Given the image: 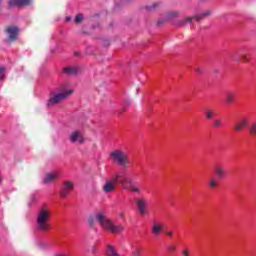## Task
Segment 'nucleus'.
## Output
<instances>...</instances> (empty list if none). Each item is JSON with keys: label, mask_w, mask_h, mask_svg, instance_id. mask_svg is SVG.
Segmentation results:
<instances>
[{"label": "nucleus", "mask_w": 256, "mask_h": 256, "mask_svg": "<svg viewBox=\"0 0 256 256\" xmlns=\"http://www.w3.org/2000/svg\"><path fill=\"white\" fill-rule=\"evenodd\" d=\"M206 119H213L215 117V114L213 113V110H205Z\"/></svg>", "instance_id": "bb28decb"}, {"label": "nucleus", "mask_w": 256, "mask_h": 256, "mask_svg": "<svg viewBox=\"0 0 256 256\" xmlns=\"http://www.w3.org/2000/svg\"><path fill=\"white\" fill-rule=\"evenodd\" d=\"M5 71H6V68L1 66L0 67V81H3V79H5Z\"/></svg>", "instance_id": "c85d7f7f"}, {"label": "nucleus", "mask_w": 256, "mask_h": 256, "mask_svg": "<svg viewBox=\"0 0 256 256\" xmlns=\"http://www.w3.org/2000/svg\"><path fill=\"white\" fill-rule=\"evenodd\" d=\"M5 33L8 36L7 43L9 45L15 43V41L19 39V27L17 26H7L5 29Z\"/></svg>", "instance_id": "0eeeda50"}, {"label": "nucleus", "mask_w": 256, "mask_h": 256, "mask_svg": "<svg viewBox=\"0 0 256 256\" xmlns=\"http://www.w3.org/2000/svg\"><path fill=\"white\" fill-rule=\"evenodd\" d=\"M83 19H84L83 14H77L74 19V22L75 23H83Z\"/></svg>", "instance_id": "cd10ccee"}, {"label": "nucleus", "mask_w": 256, "mask_h": 256, "mask_svg": "<svg viewBox=\"0 0 256 256\" xmlns=\"http://www.w3.org/2000/svg\"><path fill=\"white\" fill-rule=\"evenodd\" d=\"M161 7V3L159 2H154L152 4L146 5L145 9L146 11L152 13L153 11H157Z\"/></svg>", "instance_id": "412c9836"}, {"label": "nucleus", "mask_w": 256, "mask_h": 256, "mask_svg": "<svg viewBox=\"0 0 256 256\" xmlns=\"http://www.w3.org/2000/svg\"><path fill=\"white\" fill-rule=\"evenodd\" d=\"M124 103H125V105L129 106V105H131V100L126 99V100H124Z\"/></svg>", "instance_id": "72a5a7b5"}, {"label": "nucleus", "mask_w": 256, "mask_h": 256, "mask_svg": "<svg viewBox=\"0 0 256 256\" xmlns=\"http://www.w3.org/2000/svg\"><path fill=\"white\" fill-rule=\"evenodd\" d=\"M236 97H237V95L235 94V92H233V91L226 92V95H225L226 105H231V103H233V101H235Z\"/></svg>", "instance_id": "6ab92c4d"}, {"label": "nucleus", "mask_w": 256, "mask_h": 256, "mask_svg": "<svg viewBox=\"0 0 256 256\" xmlns=\"http://www.w3.org/2000/svg\"><path fill=\"white\" fill-rule=\"evenodd\" d=\"M13 7H20L19 0H9L8 1V9H13Z\"/></svg>", "instance_id": "b1692460"}, {"label": "nucleus", "mask_w": 256, "mask_h": 256, "mask_svg": "<svg viewBox=\"0 0 256 256\" xmlns=\"http://www.w3.org/2000/svg\"><path fill=\"white\" fill-rule=\"evenodd\" d=\"M119 217H120V219H123V218L125 217V214H124L123 212H121V213L119 214Z\"/></svg>", "instance_id": "58836bf2"}, {"label": "nucleus", "mask_w": 256, "mask_h": 256, "mask_svg": "<svg viewBox=\"0 0 256 256\" xmlns=\"http://www.w3.org/2000/svg\"><path fill=\"white\" fill-rule=\"evenodd\" d=\"M85 141V136H83V133L79 130L73 131L70 134V143H77L78 145H83Z\"/></svg>", "instance_id": "9d476101"}, {"label": "nucleus", "mask_w": 256, "mask_h": 256, "mask_svg": "<svg viewBox=\"0 0 256 256\" xmlns=\"http://www.w3.org/2000/svg\"><path fill=\"white\" fill-rule=\"evenodd\" d=\"M119 181V174L114 175L110 180L106 181L103 186L104 193H113L117 189V183Z\"/></svg>", "instance_id": "1a4fd4ad"}, {"label": "nucleus", "mask_w": 256, "mask_h": 256, "mask_svg": "<svg viewBox=\"0 0 256 256\" xmlns=\"http://www.w3.org/2000/svg\"><path fill=\"white\" fill-rule=\"evenodd\" d=\"M169 253H175V251H177V246L176 245H169L167 247Z\"/></svg>", "instance_id": "7c9ffc66"}, {"label": "nucleus", "mask_w": 256, "mask_h": 256, "mask_svg": "<svg viewBox=\"0 0 256 256\" xmlns=\"http://www.w3.org/2000/svg\"><path fill=\"white\" fill-rule=\"evenodd\" d=\"M182 254H183L184 256H189V251H188V250H183Z\"/></svg>", "instance_id": "f704fd0d"}, {"label": "nucleus", "mask_w": 256, "mask_h": 256, "mask_svg": "<svg viewBox=\"0 0 256 256\" xmlns=\"http://www.w3.org/2000/svg\"><path fill=\"white\" fill-rule=\"evenodd\" d=\"M118 183L120 185H124V189L126 191H132V193H141V189L133 184V179H131L129 176H123L119 174Z\"/></svg>", "instance_id": "423d86ee"}, {"label": "nucleus", "mask_w": 256, "mask_h": 256, "mask_svg": "<svg viewBox=\"0 0 256 256\" xmlns=\"http://www.w3.org/2000/svg\"><path fill=\"white\" fill-rule=\"evenodd\" d=\"M167 21H169V20H166V19H165V16H164V18H160V19L157 21L158 27H161V26L165 25V23H167Z\"/></svg>", "instance_id": "c756f323"}, {"label": "nucleus", "mask_w": 256, "mask_h": 256, "mask_svg": "<svg viewBox=\"0 0 256 256\" xmlns=\"http://www.w3.org/2000/svg\"><path fill=\"white\" fill-rule=\"evenodd\" d=\"M74 189L75 183H73V181H64L60 190V197L66 199V197H69V195L73 193Z\"/></svg>", "instance_id": "6e6552de"}, {"label": "nucleus", "mask_w": 256, "mask_h": 256, "mask_svg": "<svg viewBox=\"0 0 256 256\" xmlns=\"http://www.w3.org/2000/svg\"><path fill=\"white\" fill-rule=\"evenodd\" d=\"M163 223L159 222V221H155L153 222L152 226H151V231L152 234L154 235V237H159V235H161V233H163Z\"/></svg>", "instance_id": "4468645a"}, {"label": "nucleus", "mask_w": 256, "mask_h": 256, "mask_svg": "<svg viewBox=\"0 0 256 256\" xmlns=\"http://www.w3.org/2000/svg\"><path fill=\"white\" fill-rule=\"evenodd\" d=\"M195 71H196V73H197L198 75H201V73H202V71L200 70V68H196Z\"/></svg>", "instance_id": "e433bc0d"}, {"label": "nucleus", "mask_w": 256, "mask_h": 256, "mask_svg": "<svg viewBox=\"0 0 256 256\" xmlns=\"http://www.w3.org/2000/svg\"><path fill=\"white\" fill-rule=\"evenodd\" d=\"M179 15H181L180 11L170 10L165 13V19H166V21H173V19H178Z\"/></svg>", "instance_id": "f3484780"}, {"label": "nucleus", "mask_w": 256, "mask_h": 256, "mask_svg": "<svg viewBox=\"0 0 256 256\" xmlns=\"http://www.w3.org/2000/svg\"><path fill=\"white\" fill-rule=\"evenodd\" d=\"M105 255L106 256H121V255H119V252H117V249L115 248V246H113L111 244L106 245Z\"/></svg>", "instance_id": "a211bd4d"}, {"label": "nucleus", "mask_w": 256, "mask_h": 256, "mask_svg": "<svg viewBox=\"0 0 256 256\" xmlns=\"http://www.w3.org/2000/svg\"><path fill=\"white\" fill-rule=\"evenodd\" d=\"M232 59L233 61H235V63H241V61L249 63V61H251V59H249V56L243 52V49L235 51L232 54Z\"/></svg>", "instance_id": "9b49d317"}, {"label": "nucleus", "mask_w": 256, "mask_h": 256, "mask_svg": "<svg viewBox=\"0 0 256 256\" xmlns=\"http://www.w3.org/2000/svg\"><path fill=\"white\" fill-rule=\"evenodd\" d=\"M110 158L120 167H129V165H131L129 154L123 149H115L112 151L110 153Z\"/></svg>", "instance_id": "7ed1b4c3"}, {"label": "nucleus", "mask_w": 256, "mask_h": 256, "mask_svg": "<svg viewBox=\"0 0 256 256\" xmlns=\"http://www.w3.org/2000/svg\"><path fill=\"white\" fill-rule=\"evenodd\" d=\"M214 127H221V120H215Z\"/></svg>", "instance_id": "473e14b6"}, {"label": "nucleus", "mask_w": 256, "mask_h": 256, "mask_svg": "<svg viewBox=\"0 0 256 256\" xmlns=\"http://www.w3.org/2000/svg\"><path fill=\"white\" fill-rule=\"evenodd\" d=\"M247 125H249V120H247V117H242L240 120H238L235 123L234 129L238 133H241V131H243V129H245V127H247Z\"/></svg>", "instance_id": "2eb2a0df"}, {"label": "nucleus", "mask_w": 256, "mask_h": 256, "mask_svg": "<svg viewBox=\"0 0 256 256\" xmlns=\"http://www.w3.org/2000/svg\"><path fill=\"white\" fill-rule=\"evenodd\" d=\"M97 221V216H89L87 220V224L90 229H95V222Z\"/></svg>", "instance_id": "5701e85b"}, {"label": "nucleus", "mask_w": 256, "mask_h": 256, "mask_svg": "<svg viewBox=\"0 0 256 256\" xmlns=\"http://www.w3.org/2000/svg\"><path fill=\"white\" fill-rule=\"evenodd\" d=\"M250 135L256 137V121L250 125Z\"/></svg>", "instance_id": "a878e982"}, {"label": "nucleus", "mask_w": 256, "mask_h": 256, "mask_svg": "<svg viewBox=\"0 0 256 256\" xmlns=\"http://www.w3.org/2000/svg\"><path fill=\"white\" fill-rule=\"evenodd\" d=\"M120 113H125V108H122V109L120 110Z\"/></svg>", "instance_id": "a19ab883"}, {"label": "nucleus", "mask_w": 256, "mask_h": 256, "mask_svg": "<svg viewBox=\"0 0 256 256\" xmlns=\"http://www.w3.org/2000/svg\"><path fill=\"white\" fill-rule=\"evenodd\" d=\"M59 177H61V173H59V171L48 173L43 179V183L44 185H49V183H55V181H57Z\"/></svg>", "instance_id": "ddd939ff"}, {"label": "nucleus", "mask_w": 256, "mask_h": 256, "mask_svg": "<svg viewBox=\"0 0 256 256\" xmlns=\"http://www.w3.org/2000/svg\"><path fill=\"white\" fill-rule=\"evenodd\" d=\"M20 7H29L33 4V0H19Z\"/></svg>", "instance_id": "393cba45"}, {"label": "nucleus", "mask_w": 256, "mask_h": 256, "mask_svg": "<svg viewBox=\"0 0 256 256\" xmlns=\"http://www.w3.org/2000/svg\"><path fill=\"white\" fill-rule=\"evenodd\" d=\"M211 16V10H205L204 12L200 14H196L193 16H187L181 20H179L176 25L177 27H185L186 25H191L193 21H203V19H206V17Z\"/></svg>", "instance_id": "39448f33"}, {"label": "nucleus", "mask_w": 256, "mask_h": 256, "mask_svg": "<svg viewBox=\"0 0 256 256\" xmlns=\"http://www.w3.org/2000/svg\"><path fill=\"white\" fill-rule=\"evenodd\" d=\"M51 209L47 206H42L38 209L36 213V229L40 233H48V231H51Z\"/></svg>", "instance_id": "f257e3e1"}, {"label": "nucleus", "mask_w": 256, "mask_h": 256, "mask_svg": "<svg viewBox=\"0 0 256 256\" xmlns=\"http://www.w3.org/2000/svg\"><path fill=\"white\" fill-rule=\"evenodd\" d=\"M96 221L104 231H109L110 233H121V231H125V227L122 224L118 226L115 225L113 220L107 217L103 212L96 214Z\"/></svg>", "instance_id": "f03ea898"}, {"label": "nucleus", "mask_w": 256, "mask_h": 256, "mask_svg": "<svg viewBox=\"0 0 256 256\" xmlns=\"http://www.w3.org/2000/svg\"><path fill=\"white\" fill-rule=\"evenodd\" d=\"M31 203H35V196H30Z\"/></svg>", "instance_id": "4c0bfd02"}, {"label": "nucleus", "mask_w": 256, "mask_h": 256, "mask_svg": "<svg viewBox=\"0 0 256 256\" xmlns=\"http://www.w3.org/2000/svg\"><path fill=\"white\" fill-rule=\"evenodd\" d=\"M135 203L140 215H147V200L145 198H137Z\"/></svg>", "instance_id": "f8f14e48"}, {"label": "nucleus", "mask_w": 256, "mask_h": 256, "mask_svg": "<svg viewBox=\"0 0 256 256\" xmlns=\"http://www.w3.org/2000/svg\"><path fill=\"white\" fill-rule=\"evenodd\" d=\"M66 21H71V16H67Z\"/></svg>", "instance_id": "ea45409f"}, {"label": "nucleus", "mask_w": 256, "mask_h": 256, "mask_svg": "<svg viewBox=\"0 0 256 256\" xmlns=\"http://www.w3.org/2000/svg\"><path fill=\"white\" fill-rule=\"evenodd\" d=\"M208 187L210 189H217V187H219V181H217V178L215 177L210 178L208 181Z\"/></svg>", "instance_id": "4be33fe9"}, {"label": "nucleus", "mask_w": 256, "mask_h": 256, "mask_svg": "<svg viewBox=\"0 0 256 256\" xmlns=\"http://www.w3.org/2000/svg\"><path fill=\"white\" fill-rule=\"evenodd\" d=\"M166 235H168V237H172L173 236V232L172 231H167Z\"/></svg>", "instance_id": "c9c22d12"}, {"label": "nucleus", "mask_w": 256, "mask_h": 256, "mask_svg": "<svg viewBox=\"0 0 256 256\" xmlns=\"http://www.w3.org/2000/svg\"><path fill=\"white\" fill-rule=\"evenodd\" d=\"M1 2H3V0H0Z\"/></svg>", "instance_id": "79ce46f5"}, {"label": "nucleus", "mask_w": 256, "mask_h": 256, "mask_svg": "<svg viewBox=\"0 0 256 256\" xmlns=\"http://www.w3.org/2000/svg\"><path fill=\"white\" fill-rule=\"evenodd\" d=\"M132 255H134V256H139V255H141V249H139V248L134 249V250L132 251Z\"/></svg>", "instance_id": "2f4dec72"}, {"label": "nucleus", "mask_w": 256, "mask_h": 256, "mask_svg": "<svg viewBox=\"0 0 256 256\" xmlns=\"http://www.w3.org/2000/svg\"><path fill=\"white\" fill-rule=\"evenodd\" d=\"M71 95H73V90L62 92L52 91L46 105L47 107H55V105H59V103L65 101V99H69Z\"/></svg>", "instance_id": "20e7f679"}, {"label": "nucleus", "mask_w": 256, "mask_h": 256, "mask_svg": "<svg viewBox=\"0 0 256 256\" xmlns=\"http://www.w3.org/2000/svg\"><path fill=\"white\" fill-rule=\"evenodd\" d=\"M81 69L77 66H67L63 69L64 75H77Z\"/></svg>", "instance_id": "dca6fc26"}, {"label": "nucleus", "mask_w": 256, "mask_h": 256, "mask_svg": "<svg viewBox=\"0 0 256 256\" xmlns=\"http://www.w3.org/2000/svg\"><path fill=\"white\" fill-rule=\"evenodd\" d=\"M215 175L218 177V179H224L225 178V168L221 165H217L214 169Z\"/></svg>", "instance_id": "aec40b11"}]
</instances>
